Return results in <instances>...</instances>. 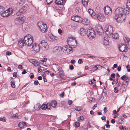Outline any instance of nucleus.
<instances>
[{
    "label": "nucleus",
    "instance_id": "obj_52",
    "mask_svg": "<svg viewBox=\"0 0 130 130\" xmlns=\"http://www.w3.org/2000/svg\"><path fill=\"white\" fill-rule=\"evenodd\" d=\"M29 76L31 78H33L34 77V75L32 73H31L30 74Z\"/></svg>",
    "mask_w": 130,
    "mask_h": 130
},
{
    "label": "nucleus",
    "instance_id": "obj_61",
    "mask_svg": "<svg viewBox=\"0 0 130 130\" xmlns=\"http://www.w3.org/2000/svg\"><path fill=\"white\" fill-rule=\"evenodd\" d=\"M12 117H16L18 118V114L16 113L15 114H14L12 116Z\"/></svg>",
    "mask_w": 130,
    "mask_h": 130
},
{
    "label": "nucleus",
    "instance_id": "obj_24",
    "mask_svg": "<svg viewBox=\"0 0 130 130\" xmlns=\"http://www.w3.org/2000/svg\"><path fill=\"white\" fill-rule=\"evenodd\" d=\"M61 47L60 46H56L53 48V50L55 52H60L61 51Z\"/></svg>",
    "mask_w": 130,
    "mask_h": 130
},
{
    "label": "nucleus",
    "instance_id": "obj_5",
    "mask_svg": "<svg viewBox=\"0 0 130 130\" xmlns=\"http://www.w3.org/2000/svg\"><path fill=\"white\" fill-rule=\"evenodd\" d=\"M12 12V10L11 8H9L7 10L3 11L0 14L2 17H7L11 14Z\"/></svg>",
    "mask_w": 130,
    "mask_h": 130
},
{
    "label": "nucleus",
    "instance_id": "obj_45",
    "mask_svg": "<svg viewBox=\"0 0 130 130\" xmlns=\"http://www.w3.org/2000/svg\"><path fill=\"white\" fill-rule=\"evenodd\" d=\"M78 118L79 121H83L84 119V117L82 116H80L79 117H78Z\"/></svg>",
    "mask_w": 130,
    "mask_h": 130
},
{
    "label": "nucleus",
    "instance_id": "obj_40",
    "mask_svg": "<svg viewBox=\"0 0 130 130\" xmlns=\"http://www.w3.org/2000/svg\"><path fill=\"white\" fill-rule=\"evenodd\" d=\"M53 65L54 66V67L56 69H58V68L59 67V66L57 64H56L55 63H54Z\"/></svg>",
    "mask_w": 130,
    "mask_h": 130
},
{
    "label": "nucleus",
    "instance_id": "obj_41",
    "mask_svg": "<svg viewBox=\"0 0 130 130\" xmlns=\"http://www.w3.org/2000/svg\"><path fill=\"white\" fill-rule=\"evenodd\" d=\"M97 14H95V13L94 12L91 14V15L92 17L94 18H95L96 17H97Z\"/></svg>",
    "mask_w": 130,
    "mask_h": 130
},
{
    "label": "nucleus",
    "instance_id": "obj_60",
    "mask_svg": "<svg viewBox=\"0 0 130 130\" xmlns=\"http://www.w3.org/2000/svg\"><path fill=\"white\" fill-rule=\"evenodd\" d=\"M11 53L9 51H7L6 53V55H11Z\"/></svg>",
    "mask_w": 130,
    "mask_h": 130
},
{
    "label": "nucleus",
    "instance_id": "obj_22",
    "mask_svg": "<svg viewBox=\"0 0 130 130\" xmlns=\"http://www.w3.org/2000/svg\"><path fill=\"white\" fill-rule=\"evenodd\" d=\"M50 104V107L51 108V106L55 108L57 105V102L56 101L54 100L52 101L51 103H48Z\"/></svg>",
    "mask_w": 130,
    "mask_h": 130
},
{
    "label": "nucleus",
    "instance_id": "obj_35",
    "mask_svg": "<svg viewBox=\"0 0 130 130\" xmlns=\"http://www.w3.org/2000/svg\"><path fill=\"white\" fill-rule=\"evenodd\" d=\"M25 1L24 0H19L18 3L20 5H23L25 3Z\"/></svg>",
    "mask_w": 130,
    "mask_h": 130
},
{
    "label": "nucleus",
    "instance_id": "obj_51",
    "mask_svg": "<svg viewBox=\"0 0 130 130\" xmlns=\"http://www.w3.org/2000/svg\"><path fill=\"white\" fill-rule=\"evenodd\" d=\"M113 91L117 93L118 91V88L115 87L114 88Z\"/></svg>",
    "mask_w": 130,
    "mask_h": 130
},
{
    "label": "nucleus",
    "instance_id": "obj_6",
    "mask_svg": "<svg viewBox=\"0 0 130 130\" xmlns=\"http://www.w3.org/2000/svg\"><path fill=\"white\" fill-rule=\"evenodd\" d=\"M105 30V33L108 36H111L113 31V27L111 25L108 26Z\"/></svg>",
    "mask_w": 130,
    "mask_h": 130
},
{
    "label": "nucleus",
    "instance_id": "obj_20",
    "mask_svg": "<svg viewBox=\"0 0 130 130\" xmlns=\"http://www.w3.org/2000/svg\"><path fill=\"white\" fill-rule=\"evenodd\" d=\"M88 30L83 28H81L80 30V34L82 36H85L87 35Z\"/></svg>",
    "mask_w": 130,
    "mask_h": 130
},
{
    "label": "nucleus",
    "instance_id": "obj_2",
    "mask_svg": "<svg viewBox=\"0 0 130 130\" xmlns=\"http://www.w3.org/2000/svg\"><path fill=\"white\" fill-rule=\"evenodd\" d=\"M129 11L127 8L119 7L117 8L115 11V16L122 17L123 15L125 16V15L128 14Z\"/></svg>",
    "mask_w": 130,
    "mask_h": 130
},
{
    "label": "nucleus",
    "instance_id": "obj_14",
    "mask_svg": "<svg viewBox=\"0 0 130 130\" xmlns=\"http://www.w3.org/2000/svg\"><path fill=\"white\" fill-rule=\"evenodd\" d=\"M97 18L101 22L104 21L105 19L104 15L101 13H98L97 14Z\"/></svg>",
    "mask_w": 130,
    "mask_h": 130
},
{
    "label": "nucleus",
    "instance_id": "obj_18",
    "mask_svg": "<svg viewBox=\"0 0 130 130\" xmlns=\"http://www.w3.org/2000/svg\"><path fill=\"white\" fill-rule=\"evenodd\" d=\"M109 38L108 36L104 37L103 41V44L104 45L107 46L108 45L109 43Z\"/></svg>",
    "mask_w": 130,
    "mask_h": 130
},
{
    "label": "nucleus",
    "instance_id": "obj_3",
    "mask_svg": "<svg viewBox=\"0 0 130 130\" xmlns=\"http://www.w3.org/2000/svg\"><path fill=\"white\" fill-rule=\"evenodd\" d=\"M40 50L42 51L47 50L48 47V45L46 42L45 40L41 41L39 43Z\"/></svg>",
    "mask_w": 130,
    "mask_h": 130
},
{
    "label": "nucleus",
    "instance_id": "obj_25",
    "mask_svg": "<svg viewBox=\"0 0 130 130\" xmlns=\"http://www.w3.org/2000/svg\"><path fill=\"white\" fill-rule=\"evenodd\" d=\"M47 38L48 40L50 41H54V36L52 34L50 33L48 34Z\"/></svg>",
    "mask_w": 130,
    "mask_h": 130
},
{
    "label": "nucleus",
    "instance_id": "obj_32",
    "mask_svg": "<svg viewBox=\"0 0 130 130\" xmlns=\"http://www.w3.org/2000/svg\"><path fill=\"white\" fill-rule=\"evenodd\" d=\"M22 8L24 10V11L25 12L28 9L27 5V4H25Z\"/></svg>",
    "mask_w": 130,
    "mask_h": 130
},
{
    "label": "nucleus",
    "instance_id": "obj_12",
    "mask_svg": "<svg viewBox=\"0 0 130 130\" xmlns=\"http://www.w3.org/2000/svg\"><path fill=\"white\" fill-rule=\"evenodd\" d=\"M119 50L122 52H126L127 51V48L126 45L124 44L121 43L119 45Z\"/></svg>",
    "mask_w": 130,
    "mask_h": 130
},
{
    "label": "nucleus",
    "instance_id": "obj_39",
    "mask_svg": "<svg viewBox=\"0 0 130 130\" xmlns=\"http://www.w3.org/2000/svg\"><path fill=\"white\" fill-rule=\"evenodd\" d=\"M57 69V71L58 72L60 73L63 71L62 68L60 66H59Z\"/></svg>",
    "mask_w": 130,
    "mask_h": 130
},
{
    "label": "nucleus",
    "instance_id": "obj_43",
    "mask_svg": "<svg viewBox=\"0 0 130 130\" xmlns=\"http://www.w3.org/2000/svg\"><path fill=\"white\" fill-rule=\"evenodd\" d=\"M34 66L36 67H38L40 66L39 63L38 62L36 61L33 64Z\"/></svg>",
    "mask_w": 130,
    "mask_h": 130
},
{
    "label": "nucleus",
    "instance_id": "obj_58",
    "mask_svg": "<svg viewBox=\"0 0 130 130\" xmlns=\"http://www.w3.org/2000/svg\"><path fill=\"white\" fill-rule=\"evenodd\" d=\"M75 16H72L71 17V19L74 21H75Z\"/></svg>",
    "mask_w": 130,
    "mask_h": 130
},
{
    "label": "nucleus",
    "instance_id": "obj_55",
    "mask_svg": "<svg viewBox=\"0 0 130 130\" xmlns=\"http://www.w3.org/2000/svg\"><path fill=\"white\" fill-rule=\"evenodd\" d=\"M115 76V74L114 73H112L110 75V77L112 78H114Z\"/></svg>",
    "mask_w": 130,
    "mask_h": 130
},
{
    "label": "nucleus",
    "instance_id": "obj_63",
    "mask_svg": "<svg viewBox=\"0 0 130 130\" xmlns=\"http://www.w3.org/2000/svg\"><path fill=\"white\" fill-rule=\"evenodd\" d=\"M121 69V67L120 66H119L117 68V70L118 71H120Z\"/></svg>",
    "mask_w": 130,
    "mask_h": 130
},
{
    "label": "nucleus",
    "instance_id": "obj_4",
    "mask_svg": "<svg viewBox=\"0 0 130 130\" xmlns=\"http://www.w3.org/2000/svg\"><path fill=\"white\" fill-rule=\"evenodd\" d=\"M62 49L63 52L67 54L71 53L73 52L72 48L69 45L64 46L63 47Z\"/></svg>",
    "mask_w": 130,
    "mask_h": 130
},
{
    "label": "nucleus",
    "instance_id": "obj_64",
    "mask_svg": "<svg viewBox=\"0 0 130 130\" xmlns=\"http://www.w3.org/2000/svg\"><path fill=\"white\" fill-rule=\"evenodd\" d=\"M62 31L60 29H59L58 30V32L60 34H61L62 33Z\"/></svg>",
    "mask_w": 130,
    "mask_h": 130
},
{
    "label": "nucleus",
    "instance_id": "obj_16",
    "mask_svg": "<svg viewBox=\"0 0 130 130\" xmlns=\"http://www.w3.org/2000/svg\"><path fill=\"white\" fill-rule=\"evenodd\" d=\"M124 41L127 48L130 49V39L127 37L124 38Z\"/></svg>",
    "mask_w": 130,
    "mask_h": 130
},
{
    "label": "nucleus",
    "instance_id": "obj_56",
    "mask_svg": "<svg viewBox=\"0 0 130 130\" xmlns=\"http://www.w3.org/2000/svg\"><path fill=\"white\" fill-rule=\"evenodd\" d=\"M47 59L46 58H43L42 60H41L40 61H41L42 62H45L47 60Z\"/></svg>",
    "mask_w": 130,
    "mask_h": 130
},
{
    "label": "nucleus",
    "instance_id": "obj_13",
    "mask_svg": "<svg viewBox=\"0 0 130 130\" xmlns=\"http://www.w3.org/2000/svg\"><path fill=\"white\" fill-rule=\"evenodd\" d=\"M95 29L97 33L99 35H101L103 32V30L102 27L99 25H96Z\"/></svg>",
    "mask_w": 130,
    "mask_h": 130
},
{
    "label": "nucleus",
    "instance_id": "obj_27",
    "mask_svg": "<svg viewBox=\"0 0 130 130\" xmlns=\"http://www.w3.org/2000/svg\"><path fill=\"white\" fill-rule=\"evenodd\" d=\"M64 1L66 2V0H64ZM63 0H56L55 3L56 4L59 5H62L63 4Z\"/></svg>",
    "mask_w": 130,
    "mask_h": 130
},
{
    "label": "nucleus",
    "instance_id": "obj_49",
    "mask_svg": "<svg viewBox=\"0 0 130 130\" xmlns=\"http://www.w3.org/2000/svg\"><path fill=\"white\" fill-rule=\"evenodd\" d=\"M33 16L31 15L28 18L27 20H32L33 19Z\"/></svg>",
    "mask_w": 130,
    "mask_h": 130
},
{
    "label": "nucleus",
    "instance_id": "obj_36",
    "mask_svg": "<svg viewBox=\"0 0 130 130\" xmlns=\"http://www.w3.org/2000/svg\"><path fill=\"white\" fill-rule=\"evenodd\" d=\"M75 109L76 110L79 111L81 110L82 108L80 106H76L75 107Z\"/></svg>",
    "mask_w": 130,
    "mask_h": 130
},
{
    "label": "nucleus",
    "instance_id": "obj_7",
    "mask_svg": "<svg viewBox=\"0 0 130 130\" xmlns=\"http://www.w3.org/2000/svg\"><path fill=\"white\" fill-rule=\"evenodd\" d=\"M87 35L90 39H92L96 36L95 32L93 29H91L88 31Z\"/></svg>",
    "mask_w": 130,
    "mask_h": 130
},
{
    "label": "nucleus",
    "instance_id": "obj_37",
    "mask_svg": "<svg viewBox=\"0 0 130 130\" xmlns=\"http://www.w3.org/2000/svg\"><path fill=\"white\" fill-rule=\"evenodd\" d=\"M128 78V77L125 75H124L121 77V79L123 80H126Z\"/></svg>",
    "mask_w": 130,
    "mask_h": 130
},
{
    "label": "nucleus",
    "instance_id": "obj_31",
    "mask_svg": "<svg viewBox=\"0 0 130 130\" xmlns=\"http://www.w3.org/2000/svg\"><path fill=\"white\" fill-rule=\"evenodd\" d=\"M112 35V37L115 39H117L119 38V35L118 33H114V34H111Z\"/></svg>",
    "mask_w": 130,
    "mask_h": 130
},
{
    "label": "nucleus",
    "instance_id": "obj_11",
    "mask_svg": "<svg viewBox=\"0 0 130 130\" xmlns=\"http://www.w3.org/2000/svg\"><path fill=\"white\" fill-rule=\"evenodd\" d=\"M126 18L125 16L124 15L121 17H120L115 16V19L118 23H121L124 21Z\"/></svg>",
    "mask_w": 130,
    "mask_h": 130
},
{
    "label": "nucleus",
    "instance_id": "obj_50",
    "mask_svg": "<svg viewBox=\"0 0 130 130\" xmlns=\"http://www.w3.org/2000/svg\"><path fill=\"white\" fill-rule=\"evenodd\" d=\"M88 12L90 15H91L93 12V11L91 9H89L88 10Z\"/></svg>",
    "mask_w": 130,
    "mask_h": 130
},
{
    "label": "nucleus",
    "instance_id": "obj_26",
    "mask_svg": "<svg viewBox=\"0 0 130 130\" xmlns=\"http://www.w3.org/2000/svg\"><path fill=\"white\" fill-rule=\"evenodd\" d=\"M41 108V105L39 103L36 104L34 107L35 109L36 110L38 111Z\"/></svg>",
    "mask_w": 130,
    "mask_h": 130
},
{
    "label": "nucleus",
    "instance_id": "obj_46",
    "mask_svg": "<svg viewBox=\"0 0 130 130\" xmlns=\"http://www.w3.org/2000/svg\"><path fill=\"white\" fill-rule=\"evenodd\" d=\"M101 9V8L99 7V6H97L96 7V8L95 9V11L97 12H99L100 11Z\"/></svg>",
    "mask_w": 130,
    "mask_h": 130
},
{
    "label": "nucleus",
    "instance_id": "obj_28",
    "mask_svg": "<svg viewBox=\"0 0 130 130\" xmlns=\"http://www.w3.org/2000/svg\"><path fill=\"white\" fill-rule=\"evenodd\" d=\"M25 11L22 8L19 10L17 12L16 14L18 15H19L22 14H23L25 12Z\"/></svg>",
    "mask_w": 130,
    "mask_h": 130
},
{
    "label": "nucleus",
    "instance_id": "obj_62",
    "mask_svg": "<svg viewBox=\"0 0 130 130\" xmlns=\"http://www.w3.org/2000/svg\"><path fill=\"white\" fill-rule=\"evenodd\" d=\"M69 68L70 70H72L74 69V66L73 65H71L70 66Z\"/></svg>",
    "mask_w": 130,
    "mask_h": 130
},
{
    "label": "nucleus",
    "instance_id": "obj_17",
    "mask_svg": "<svg viewBox=\"0 0 130 130\" xmlns=\"http://www.w3.org/2000/svg\"><path fill=\"white\" fill-rule=\"evenodd\" d=\"M68 43L70 44V45L74 46V47H76L77 45V41L75 39H73L69 41Z\"/></svg>",
    "mask_w": 130,
    "mask_h": 130
},
{
    "label": "nucleus",
    "instance_id": "obj_53",
    "mask_svg": "<svg viewBox=\"0 0 130 130\" xmlns=\"http://www.w3.org/2000/svg\"><path fill=\"white\" fill-rule=\"evenodd\" d=\"M35 60L34 59L30 60V62L34 64L35 62Z\"/></svg>",
    "mask_w": 130,
    "mask_h": 130
},
{
    "label": "nucleus",
    "instance_id": "obj_34",
    "mask_svg": "<svg viewBox=\"0 0 130 130\" xmlns=\"http://www.w3.org/2000/svg\"><path fill=\"white\" fill-rule=\"evenodd\" d=\"M74 125L76 127H77L80 126V123L79 122H75Z\"/></svg>",
    "mask_w": 130,
    "mask_h": 130
},
{
    "label": "nucleus",
    "instance_id": "obj_33",
    "mask_svg": "<svg viewBox=\"0 0 130 130\" xmlns=\"http://www.w3.org/2000/svg\"><path fill=\"white\" fill-rule=\"evenodd\" d=\"M126 3V5L127 8H127L128 9V11H129V10H130V2L127 1Z\"/></svg>",
    "mask_w": 130,
    "mask_h": 130
},
{
    "label": "nucleus",
    "instance_id": "obj_29",
    "mask_svg": "<svg viewBox=\"0 0 130 130\" xmlns=\"http://www.w3.org/2000/svg\"><path fill=\"white\" fill-rule=\"evenodd\" d=\"M89 0H82V3L85 6H87Z\"/></svg>",
    "mask_w": 130,
    "mask_h": 130
},
{
    "label": "nucleus",
    "instance_id": "obj_10",
    "mask_svg": "<svg viewBox=\"0 0 130 130\" xmlns=\"http://www.w3.org/2000/svg\"><path fill=\"white\" fill-rule=\"evenodd\" d=\"M24 22L23 17H18L14 20L15 23L18 25H20L22 24Z\"/></svg>",
    "mask_w": 130,
    "mask_h": 130
},
{
    "label": "nucleus",
    "instance_id": "obj_54",
    "mask_svg": "<svg viewBox=\"0 0 130 130\" xmlns=\"http://www.w3.org/2000/svg\"><path fill=\"white\" fill-rule=\"evenodd\" d=\"M78 63L79 64L82 63H83V61H82V59H79L78 60Z\"/></svg>",
    "mask_w": 130,
    "mask_h": 130
},
{
    "label": "nucleus",
    "instance_id": "obj_48",
    "mask_svg": "<svg viewBox=\"0 0 130 130\" xmlns=\"http://www.w3.org/2000/svg\"><path fill=\"white\" fill-rule=\"evenodd\" d=\"M4 7L2 6H0V14L3 11Z\"/></svg>",
    "mask_w": 130,
    "mask_h": 130
},
{
    "label": "nucleus",
    "instance_id": "obj_1",
    "mask_svg": "<svg viewBox=\"0 0 130 130\" xmlns=\"http://www.w3.org/2000/svg\"><path fill=\"white\" fill-rule=\"evenodd\" d=\"M34 38L31 35L28 34L25 36L23 39H19L18 43V47L21 48L24 46H30L34 42Z\"/></svg>",
    "mask_w": 130,
    "mask_h": 130
},
{
    "label": "nucleus",
    "instance_id": "obj_38",
    "mask_svg": "<svg viewBox=\"0 0 130 130\" xmlns=\"http://www.w3.org/2000/svg\"><path fill=\"white\" fill-rule=\"evenodd\" d=\"M15 82H11L10 85L12 88H15Z\"/></svg>",
    "mask_w": 130,
    "mask_h": 130
},
{
    "label": "nucleus",
    "instance_id": "obj_44",
    "mask_svg": "<svg viewBox=\"0 0 130 130\" xmlns=\"http://www.w3.org/2000/svg\"><path fill=\"white\" fill-rule=\"evenodd\" d=\"M47 3V4L49 5L51 4L53 2V0H45Z\"/></svg>",
    "mask_w": 130,
    "mask_h": 130
},
{
    "label": "nucleus",
    "instance_id": "obj_21",
    "mask_svg": "<svg viewBox=\"0 0 130 130\" xmlns=\"http://www.w3.org/2000/svg\"><path fill=\"white\" fill-rule=\"evenodd\" d=\"M26 122H21L19 123V127L20 128V129H21L26 127Z\"/></svg>",
    "mask_w": 130,
    "mask_h": 130
},
{
    "label": "nucleus",
    "instance_id": "obj_19",
    "mask_svg": "<svg viewBox=\"0 0 130 130\" xmlns=\"http://www.w3.org/2000/svg\"><path fill=\"white\" fill-rule=\"evenodd\" d=\"M41 107L42 109L45 110L46 109H50V104L49 103H47V104H43L41 105Z\"/></svg>",
    "mask_w": 130,
    "mask_h": 130
},
{
    "label": "nucleus",
    "instance_id": "obj_59",
    "mask_svg": "<svg viewBox=\"0 0 130 130\" xmlns=\"http://www.w3.org/2000/svg\"><path fill=\"white\" fill-rule=\"evenodd\" d=\"M71 63L72 64H74L75 63V61L74 60H72L71 61Z\"/></svg>",
    "mask_w": 130,
    "mask_h": 130
},
{
    "label": "nucleus",
    "instance_id": "obj_42",
    "mask_svg": "<svg viewBox=\"0 0 130 130\" xmlns=\"http://www.w3.org/2000/svg\"><path fill=\"white\" fill-rule=\"evenodd\" d=\"M6 119L5 117H3V118H0V121H2L3 122H6Z\"/></svg>",
    "mask_w": 130,
    "mask_h": 130
},
{
    "label": "nucleus",
    "instance_id": "obj_30",
    "mask_svg": "<svg viewBox=\"0 0 130 130\" xmlns=\"http://www.w3.org/2000/svg\"><path fill=\"white\" fill-rule=\"evenodd\" d=\"M83 23L85 25H87L89 22V21L86 18H85L84 19L83 21H82Z\"/></svg>",
    "mask_w": 130,
    "mask_h": 130
},
{
    "label": "nucleus",
    "instance_id": "obj_9",
    "mask_svg": "<svg viewBox=\"0 0 130 130\" xmlns=\"http://www.w3.org/2000/svg\"><path fill=\"white\" fill-rule=\"evenodd\" d=\"M104 11L105 14L107 16H110L112 14V11L111 8L107 6L104 8Z\"/></svg>",
    "mask_w": 130,
    "mask_h": 130
},
{
    "label": "nucleus",
    "instance_id": "obj_8",
    "mask_svg": "<svg viewBox=\"0 0 130 130\" xmlns=\"http://www.w3.org/2000/svg\"><path fill=\"white\" fill-rule=\"evenodd\" d=\"M38 25L41 31L43 33L46 32L47 31V26L45 24H43L42 23H39Z\"/></svg>",
    "mask_w": 130,
    "mask_h": 130
},
{
    "label": "nucleus",
    "instance_id": "obj_15",
    "mask_svg": "<svg viewBox=\"0 0 130 130\" xmlns=\"http://www.w3.org/2000/svg\"><path fill=\"white\" fill-rule=\"evenodd\" d=\"M32 49L36 52H39L40 49L39 45L38 44H34L32 46Z\"/></svg>",
    "mask_w": 130,
    "mask_h": 130
},
{
    "label": "nucleus",
    "instance_id": "obj_23",
    "mask_svg": "<svg viewBox=\"0 0 130 130\" xmlns=\"http://www.w3.org/2000/svg\"><path fill=\"white\" fill-rule=\"evenodd\" d=\"M75 21L79 23L81 22L82 21V19L79 16L76 15Z\"/></svg>",
    "mask_w": 130,
    "mask_h": 130
},
{
    "label": "nucleus",
    "instance_id": "obj_47",
    "mask_svg": "<svg viewBox=\"0 0 130 130\" xmlns=\"http://www.w3.org/2000/svg\"><path fill=\"white\" fill-rule=\"evenodd\" d=\"M80 11V8L78 7H76L75 9V11L76 12H79Z\"/></svg>",
    "mask_w": 130,
    "mask_h": 130
},
{
    "label": "nucleus",
    "instance_id": "obj_57",
    "mask_svg": "<svg viewBox=\"0 0 130 130\" xmlns=\"http://www.w3.org/2000/svg\"><path fill=\"white\" fill-rule=\"evenodd\" d=\"M18 68L20 69H22L23 68V67L21 65H19L18 66Z\"/></svg>",
    "mask_w": 130,
    "mask_h": 130
}]
</instances>
